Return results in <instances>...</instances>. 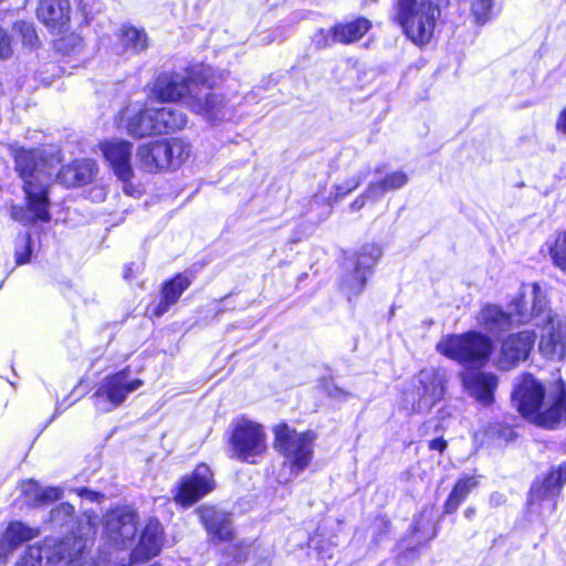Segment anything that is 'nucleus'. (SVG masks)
Masks as SVG:
<instances>
[{"mask_svg":"<svg viewBox=\"0 0 566 566\" xmlns=\"http://www.w3.org/2000/svg\"><path fill=\"white\" fill-rule=\"evenodd\" d=\"M512 401L518 413L530 423L554 430L566 422V385L554 384L548 395L546 388L531 373L518 378L512 391Z\"/></svg>","mask_w":566,"mask_h":566,"instance_id":"1","label":"nucleus"},{"mask_svg":"<svg viewBox=\"0 0 566 566\" xmlns=\"http://www.w3.org/2000/svg\"><path fill=\"white\" fill-rule=\"evenodd\" d=\"M448 379L439 368L423 367L400 390L399 407L408 415L431 411L446 397Z\"/></svg>","mask_w":566,"mask_h":566,"instance_id":"2","label":"nucleus"},{"mask_svg":"<svg viewBox=\"0 0 566 566\" xmlns=\"http://www.w3.org/2000/svg\"><path fill=\"white\" fill-rule=\"evenodd\" d=\"M440 15V7L434 0H396L392 6L394 22L417 46L431 41Z\"/></svg>","mask_w":566,"mask_h":566,"instance_id":"3","label":"nucleus"},{"mask_svg":"<svg viewBox=\"0 0 566 566\" xmlns=\"http://www.w3.org/2000/svg\"><path fill=\"white\" fill-rule=\"evenodd\" d=\"M274 450L284 459L291 474L304 472L313 462L317 433L307 429L297 431L287 422L281 421L272 428Z\"/></svg>","mask_w":566,"mask_h":566,"instance_id":"4","label":"nucleus"},{"mask_svg":"<svg viewBox=\"0 0 566 566\" xmlns=\"http://www.w3.org/2000/svg\"><path fill=\"white\" fill-rule=\"evenodd\" d=\"M120 120L126 122V129L130 136L144 138L147 135L179 130L186 126L187 117L172 107L153 109L130 104L122 112Z\"/></svg>","mask_w":566,"mask_h":566,"instance_id":"5","label":"nucleus"},{"mask_svg":"<svg viewBox=\"0 0 566 566\" xmlns=\"http://www.w3.org/2000/svg\"><path fill=\"white\" fill-rule=\"evenodd\" d=\"M436 350L461 365L485 367L494 350L492 338L483 332L470 329L461 334H448L436 345Z\"/></svg>","mask_w":566,"mask_h":566,"instance_id":"6","label":"nucleus"},{"mask_svg":"<svg viewBox=\"0 0 566 566\" xmlns=\"http://www.w3.org/2000/svg\"><path fill=\"white\" fill-rule=\"evenodd\" d=\"M226 443L230 458L249 464H256L269 451L265 427L245 416L232 420Z\"/></svg>","mask_w":566,"mask_h":566,"instance_id":"7","label":"nucleus"},{"mask_svg":"<svg viewBox=\"0 0 566 566\" xmlns=\"http://www.w3.org/2000/svg\"><path fill=\"white\" fill-rule=\"evenodd\" d=\"M381 258V249L376 243H365L347 255L337 279V287L348 300L360 295L374 275Z\"/></svg>","mask_w":566,"mask_h":566,"instance_id":"8","label":"nucleus"},{"mask_svg":"<svg viewBox=\"0 0 566 566\" xmlns=\"http://www.w3.org/2000/svg\"><path fill=\"white\" fill-rule=\"evenodd\" d=\"M212 70L208 66H195L189 75L180 73H163L156 78L151 95L160 102H182L186 105L190 95H196L199 85L211 87Z\"/></svg>","mask_w":566,"mask_h":566,"instance_id":"9","label":"nucleus"},{"mask_svg":"<svg viewBox=\"0 0 566 566\" xmlns=\"http://www.w3.org/2000/svg\"><path fill=\"white\" fill-rule=\"evenodd\" d=\"M13 159L14 168L25 185L28 181H49L53 169L62 164L63 154L57 147L51 149L19 147L15 149Z\"/></svg>","mask_w":566,"mask_h":566,"instance_id":"10","label":"nucleus"},{"mask_svg":"<svg viewBox=\"0 0 566 566\" xmlns=\"http://www.w3.org/2000/svg\"><path fill=\"white\" fill-rule=\"evenodd\" d=\"M191 144H140L137 165L140 171L158 174L180 168L190 157Z\"/></svg>","mask_w":566,"mask_h":566,"instance_id":"11","label":"nucleus"},{"mask_svg":"<svg viewBox=\"0 0 566 566\" xmlns=\"http://www.w3.org/2000/svg\"><path fill=\"white\" fill-rule=\"evenodd\" d=\"M45 539L43 547L36 548L35 559L39 562L44 556L50 566H80L88 554V538L77 530L70 531L66 535L50 541Z\"/></svg>","mask_w":566,"mask_h":566,"instance_id":"12","label":"nucleus"},{"mask_svg":"<svg viewBox=\"0 0 566 566\" xmlns=\"http://www.w3.org/2000/svg\"><path fill=\"white\" fill-rule=\"evenodd\" d=\"M217 489L216 475L206 462L197 463L193 469L180 476L171 490L174 502L180 507H190Z\"/></svg>","mask_w":566,"mask_h":566,"instance_id":"13","label":"nucleus"},{"mask_svg":"<svg viewBox=\"0 0 566 566\" xmlns=\"http://www.w3.org/2000/svg\"><path fill=\"white\" fill-rule=\"evenodd\" d=\"M514 321L520 325H528L544 319L552 313L551 301L539 282L521 283L517 293L509 302Z\"/></svg>","mask_w":566,"mask_h":566,"instance_id":"14","label":"nucleus"},{"mask_svg":"<svg viewBox=\"0 0 566 566\" xmlns=\"http://www.w3.org/2000/svg\"><path fill=\"white\" fill-rule=\"evenodd\" d=\"M195 512L210 544H233L237 538V530L231 512L217 504H201Z\"/></svg>","mask_w":566,"mask_h":566,"instance_id":"15","label":"nucleus"},{"mask_svg":"<svg viewBox=\"0 0 566 566\" xmlns=\"http://www.w3.org/2000/svg\"><path fill=\"white\" fill-rule=\"evenodd\" d=\"M565 484L566 461L551 467L542 476H537L532 482L526 496L527 506H541L543 502L552 501V511H555Z\"/></svg>","mask_w":566,"mask_h":566,"instance_id":"16","label":"nucleus"},{"mask_svg":"<svg viewBox=\"0 0 566 566\" xmlns=\"http://www.w3.org/2000/svg\"><path fill=\"white\" fill-rule=\"evenodd\" d=\"M537 334L534 329L525 328L509 333L500 340L497 366L510 370L527 360L534 349Z\"/></svg>","mask_w":566,"mask_h":566,"instance_id":"17","label":"nucleus"},{"mask_svg":"<svg viewBox=\"0 0 566 566\" xmlns=\"http://www.w3.org/2000/svg\"><path fill=\"white\" fill-rule=\"evenodd\" d=\"M128 367L108 374L98 384L92 398L96 402H107L112 408H117L126 400L128 395L143 386L139 378L128 379Z\"/></svg>","mask_w":566,"mask_h":566,"instance_id":"18","label":"nucleus"},{"mask_svg":"<svg viewBox=\"0 0 566 566\" xmlns=\"http://www.w3.org/2000/svg\"><path fill=\"white\" fill-rule=\"evenodd\" d=\"M537 326L542 329L538 339L542 356L549 360H563L566 357V322L553 311Z\"/></svg>","mask_w":566,"mask_h":566,"instance_id":"19","label":"nucleus"},{"mask_svg":"<svg viewBox=\"0 0 566 566\" xmlns=\"http://www.w3.org/2000/svg\"><path fill=\"white\" fill-rule=\"evenodd\" d=\"M138 513L128 505L109 509L104 516V532L116 544L132 542L137 533Z\"/></svg>","mask_w":566,"mask_h":566,"instance_id":"20","label":"nucleus"},{"mask_svg":"<svg viewBox=\"0 0 566 566\" xmlns=\"http://www.w3.org/2000/svg\"><path fill=\"white\" fill-rule=\"evenodd\" d=\"M186 106L210 123L231 119L233 111L223 95L212 92L203 93L201 88H198L196 95L187 98Z\"/></svg>","mask_w":566,"mask_h":566,"instance_id":"21","label":"nucleus"},{"mask_svg":"<svg viewBox=\"0 0 566 566\" xmlns=\"http://www.w3.org/2000/svg\"><path fill=\"white\" fill-rule=\"evenodd\" d=\"M22 190L24 193V209L29 214L25 218L20 217V220L31 223L49 222L51 220L50 182L46 180L40 182L28 181L22 185ZM15 219H19V217L15 216Z\"/></svg>","mask_w":566,"mask_h":566,"instance_id":"22","label":"nucleus"},{"mask_svg":"<svg viewBox=\"0 0 566 566\" xmlns=\"http://www.w3.org/2000/svg\"><path fill=\"white\" fill-rule=\"evenodd\" d=\"M193 276L185 272H178L165 280L160 285L159 302L147 307L149 318H159L166 314L171 306L179 302L181 295L191 286Z\"/></svg>","mask_w":566,"mask_h":566,"instance_id":"23","label":"nucleus"},{"mask_svg":"<svg viewBox=\"0 0 566 566\" xmlns=\"http://www.w3.org/2000/svg\"><path fill=\"white\" fill-rule=\"evenodd\" d=\"M99 172L98 165L91 158H75L62 165L55 177L60 185L66 189L82 188L93 184Z\"/></svg>","mask_w":566,"mask_h":566,"instance_id":"24","label":"nucleus"},{"mask_svg":"<svg viewBox=\"0 0 566 566\" xmlns=\"http://www.w3.org/2000/svg\"><path fill=\"white\" fill-rule=\"evenodd\" d=\"M165 539V530L159 518L156 516L148 517L133 552L135 558L146 562L158 556L163 549Z\"/></svg>","mask_w":566,"mask_h":566,"instance_id":"25","label":"nucleus"},{"mask_svg":"<svg viewBox=\"0 0 566 566\" xmlns=\"http://www.w3.org/2000/svg\"><path fill=\"white\" fill-rule=\"evenodd\" d=\"M476 323L484 331V334L497 336L512 328L514 317L511 310L505 311L499 304L486 303L480 307Z\"/></svg>","mask_w":566,"mask_h":566,"instance_id":"26","label":"nucleus"},{"mask_svg":"<svg viewBox=\"0 0 566 566\" xmlns=\"http://www.w3.org/2000/svg\"><path fill=\"white\" fill-rule=\"evenodd\" d=\"M468 394L481 405L489 407L495 400L499 379L493 373L472 371L462 378Z\"/></svg>","mask_w":566,"mask_h":566,"instance_id":"27","label":"nucleus"},{"mask_svg":"<svg viewBox=\"0 0 566 566\" xmlns=\"http://www.w3.org/2000/svg\"><path fill=\"white\" fill-rule=\"evenodd\" d=\"M105 161L120 181L133 179L132 144H99Z\"/></svg>","mask_w":566,"mask_h":566,"instance_id":"28","label":"nucleus"},{"mask_svg":"<svg viewBox=\"0 0 566 566\" xmlns=\"http://www.w3.org/2000/svg\"><path fill=\"white\" fill-rule=\"evenodd\" d=\"M480 485V475L461 474L452 484L443 505V515H453L469 495Z\"/></svg>","mask_w":566,"mask_h":566,"instance_id":"29","label":"nucleus"},{"mask_svg":"<svg viewBox=\"0 0 566 566\" xmlns=\"http://www.w3.org/2000/svg\"><path fill=\"white\" fill-rule=\"evenodd\" d=\"M71 7L67 0H41L38 18L53 32H61L70 20Z\"/></svg>","mask_w":566,"mask_h":566,"instance_id":"30","label":"nucleus"},{"mask_svg":"<svg viewBox=\"0 0 566 566\" xmlns=\"http://www.w3.org/2000/svg\"><path fill=\"white\" fill-rule=\"evenodd\" d=\"M38 535V528L31 527L21 521H11L0 536V547L6 551H13Z\"/></svg>","mask_w":566,"mask_h":566,"instance_id":"31","label":"nucleus"},{"mask_svg":"<svg viewBox=\"0 0 566 566\" xmlns=\"http://www.w3.org/2000/svg\"><path fill=\"white\" fill-rule=\"evenodd\" d=\"M366 177H367V174L359 172L357 176H354V177L345 180L343 184L334 185V187H333L334 192L331 193L329 196H324L326 186H319L318 195L316 198H313V199L317 206H326V207L332 208L338 201H340L346 196H348L354 190H356L363 184V181L366 179Z\"/></svg>","mask_w":566,"mask_h":566,"instance_id":"32","label":"nucleus"},{"mask_svg":"<svg viewBox=\"0 0 566 566\" xmlns=\"http://www.w3.org/2000/svg\"><path fill=\"white\" fill-rule=\"evenodd\" d=\"M28 489L23 490L22 496L25 499L28 506L36 509L46 506L53 502L59 501L63 496L61 488L45 486L40 488L34 480L27 481Z\"/></svg>","mask_w":566,"mask_h":566,"instance_id":"33","label":"nucleus"},{"mask_svg":"<svg viewBox=\"0 0 566 566\" xmlns=\"http://www.w3.org/2000/svg\"><path fill=\"white\" fill-rule=\"evenodd\" d=\"M51 530L61 532L64 528L80 531V524L74 505L70 502H61L54 505L45 521Z\"/></svg>","mask_w":566,"mask_h":566,"instance_id":"34","label":"nucleus"},{"mask_svg":"<svg viewBox=\"0 0 566 566\" xmlns=\"http://www.w3.org/2000/svg\"><path fill=\"white\" fill-rule=\"evenodd\" d=\"M371 28V22L366 18H358L355 21L337 24L333 30L334 40L348 44L361 39Z\"/></svg>","mask_w":566,"mask_h":566,"instance_id":"35","label":"nucleus"},{"mask_svg":"<svg viewBox=\"0 0 566 566\" xmlns=\"http://www.w3.org/2000/svg\"><path fill=\"white\" fill-rule=\"evenodd\" d=\"M409 176L403 170H394L385 174L380 179L369 182L375 197L380 200L387 192L396 191L405 187Z\"/></svg>","mask_w":566,"mask_h":566,"instance_id":"36","label":"nucleus"},{"mask_svg":"<svg viewBox=\"0 0 566 566\" xmlns=\"http://www.w3.org/2000/svg\"><path fill=\"white\" fill-rule=\"evenodd\" d=\"M484 438L491 444L503 447L516 439L517 434L513 424L504 421H491L483 430Z\"/></svg>","mask_w":566,"mask_h":566,"instance_id":"37","label":"nucleus"},{"mask_svg":"<svg viewBox=\"0 0 566 566\" xmlns=\"http://www.w3.org/2000/svg\"><path fill=\"white\" fill-rule=\"evenodd\" d=\"M120 42L124 49L138 53L147 48V34L145 31L133 27L124 28Z\"/></svg>","mask_w":566,"mask_h":566,"instance_id":"38","label":"nucleus"},{"mask_svg":"<svg viewBox=\"0 0 566 566\" xmlns=\"http://www.w3.org/2000/svg\"><path fill=\"white\" fill-rule=\"evenodd\" d=\"M548 254L553 265L566 274V230L557 233L548 247Z\"/></svg>","mask_w":566,"mask_h":566,"instance_id":"39","label":"nucleus"},{"mask_svg":"<svg viewBox=\"0 0 566 566\" xmlns=\"http://www.w3.org/2000/svg\"><path fill=\"white\" fill-rule=\"evenodd\" d=\"M471 13L478 24L486 23L493 14V0H473Z\"/></svg>","mask_w":566,"mask_h":566,"instance_id":"40","label":"nucleus"},{"mask_svg":"<svg viewBox=\"0 0 566 566\" xmlns=\"http://www.w3.org/2000/svg\"><path fill=\"white\" fill-rule=\"evenodd\" d=\"M391 531V522L386 515H376L373 521V543L378 545Z\"/></svg>","mask_w":566,"mask_h":566,"instance_id":"41","label":"nucleus"},{"mask_svg":"<svg viewBox=\"0 0 566 566\" xmlns=\"http://www.w3.org/2000/svg\"><path fill=\"white\" fill-rule=\"evenodd\" d=\"M319 389L327 398L335 400H344L350 396V392L338 387L332 377L322 378Z\"/></svg>","mask_w":566,"mask_h":566,"instance_id":"42","label":"nucleus"},{"mask_svg":"<svg viewBox=\"0 0 566 566\" xmlns=\"http://www.w3.org/2000/svg\"><path fill=\"white\" fill-rule=\"evenodd\" d=\"M56 45L57 50L62 51L65 54H77L83 49V41L78 35L70 34L65 38H62Z\"/></svg>","mask_w":566,"mask_h":566,"instance_id":"43","label":"nucleus"},{"mask_svg":"<svg viewBox=\"0 0 566 566\" xmlns=\"http://www.w3.org/2000/svg\"><path fill=\"white\" fill-rule=\"evenodd\" d=\"M32 255V239L30 233L22 237V245L15 250L14 260L17 265H23L30 262Z\"/></svg>","mask_w":566,"mask_h":566,"instance_id":"44","label":"nucleus"},{"mask_svg":"<svg viewBox=\"0 0 566 566\" xmlns=\"http://www.w3.org/2000/svg\"><path fill=\"white\" fill-rule=\"evenodd\" d=\"M13 29L21 35L24 44L34 46L38 42V35L33 24L24 21H19L14 24Z\"/></svg>","mask_w":566,"mask_h":566,"instance_id":"45","label":"nucleus"},{"mask_svg":"<svg viewBox=\"0 0 566 566\" xmlns=\"http://www.w3.org/2000/svg\"><path fill=\"white\" fill-rule=\"evenodd\" d=\"M376 201H378V199L375 197L374 191H371V188L368 185L366 189L350 202L349 208L352 211H359L366 207L368 202Z\"/></svg>","mask_w":566,"mask_h":566,"instance_id":"46","label":"nucleus"},{"mask_svg":"<svg viewBox=\"0 0 566 566\" xmlns=\"http://www.w3.org/2000/svg\"><path fill=\"white\" fill-rule=\"evenodd\" d=\"M74 493L82 499H86L91 502L102 503L105 500V494L99 491L91 490L86 486L76 488Z\"/></svg>","mask_w":566,"mask_h":566,"instance_id":"47","label":"nucleus"},{"mask_svg":"<svg viewBox=\"0 0 566 566\" xmlns=\"http://www.w3.org/2000/svg\"><path fill=\"white\" fill-rule=\"evenodd\" d=\"M12 54L11 41L7 32L0 28V59H8Z\"/></svg>","mask_w":566,"mask_h":566,"instance_id":"48","label":"nucleus"},{"mask_svg":"<svg viewBox=\"0 0 566 566\" xmlns=\"http://www.w3.org/2000/svg\"><path fill=\"white\" fill-rule=\"evenodd\" d=\"M428 448L431 451L443 453L448 448V441L443 437H438L428 442Z\"/></svg>","mask_w":566,"mask_h":566,"instance_id":"49","label":"nucleus"},{"mask_svg":"<svg viewBox=\"0 0 566 566\" xmlns=\"http://www.w3.org/2000/svg\"><path fill=\"white\" fill-rule=\"evenodd\" d=\"M419 554H420V545H416V546L407 547V548L402 549L398 554L397 558L400 560H408V559L418 557Z\"/></svg>","mask_w":566,"mask_h":566,"instance_id":"50","label":"nucleus"},{"mask_svg":"<svg viewBox=\"0 0 566 566\" xmlns=\"http://www.w3.org/2000/svg\"><path fill=\"white\" fill-rule=\"evenodd\" d=\"M122 182H123V191L125 195L133 197V198H138L143 195V191L132 184V179H128L127 181H122Z\"/></svg>","mask_w":566,"mask_h":566,"instance_id":"51","label":"nucleus"},{"mask_svg":"<svg viewBox=\"0 0 566 566\" xmlns=\"http://www.w3.org/2000/svg\"><path fill=\"white\" fill-rule=\"evenodd\" d=\"M556 128L559 132L566 133V108L560 113L558 120L556 123Z\"/></svg>","mask_w":566,"mask_h":566,"instance_id":"52","label":"nucleus"},{"mask_svg":"<svg viewBox=\"0 0 566 566\" xmlns=\"http://www.w3.org/2000/svg\"><path fill=\"white\" fill-rule=\"evenodd\" d=\"M490 502L492 505H501L505 502V497L500 493H493L490 495Z\"/></svg>","mask_w":566,"mask_h":566,"instance_id":"53","label":"nucleus"},{"mask_svg":"<svg viewBox=\"0 0 566 566\" xmlns=\"http://www.w3.org/2000/svg\"><path fill=\"white\" fill-rule=\"evenodd\" d=\"M123 277L127 281L133 277V265L132 264L125 265L124 271H123Z\"/></svg>","mask_w":566,"mask_h":566,"instance_id":"54","label":"nucleus"},{"mask_svg":"<svg viewBox=\"0 0 566 566\" xmlns=\"http://www.w3.org/2000/svg\"><path fill=\"white\" fill-rule=\"evenodd\" d=\"M476 513V510L475 507L473 506H468L465 510H464V516L468 518V520H471Z\"/></svg>","mask_w":566,"mask_h":566,"instance_id":"55","label":"nucleus"},{"mask_svg":"<svg viewBox=\"0 0 566 566\" xmlns=\"http://www.w3.org/2000/svg\"><path fill=\"white\" fill-rule=\"evenodd\" d=\"M27 138H30V139H42V138H45V135L43 132H33L32 135H29L27 136Z\"/></svg>","mask_w":566,"mask_h":566,"instance_id":"56","label":"nucleus"},{"mask_svg":"<svg viewBox=\"0 0 566 566\" xmlns=\"http://www.w3.org/2000/svg\"><path fill=\"white\" fill-rule=\"evenodd\" d=\"M32 549H33V548H31V547H30V548L27 551V553H25V555L23 556V558H27V556H31V557H33V556H32Z\"/></svg>","mask_w":566,"mask_h":566,"instance_id":"57","label":"nucleus"}]
</instances>
